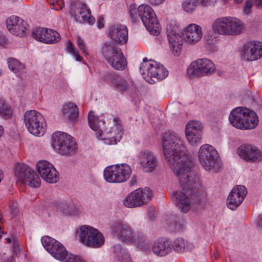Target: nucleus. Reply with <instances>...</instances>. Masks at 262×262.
Returning a JSON list of instances; mask_svg holds the SVG:
<instances>
[{"label": "nucleus", "instance_id": "1", "mask_svg": "<svg viewBox=\"0 0 262 262\" xmlns=\"http://www.w3.org/2000/svg\"><path fill=\"white\" fill-rule=\"evenodd\" d=\"M163 154L168 164L179 178L184 189H195L199 185L191 172L192 162L190 156L186 154L183 141L176 134L165 133L162 138Z\"/></svg>", "mask_w": 262, "mask_h": 262}, {"label": "nucleus", "instance_id": "2", "mask_svg": "<svg viewBox=\"0 0 262 262\" xmlns=\"http://www.w3.org/2000/svg\"><path fill=\"white\" fill-rule=\"evenodd\" d=\"M88 121L90 127L96 132V137L103 139L106 144L115 145L120 142L123 132L117 118H113L114 125L109 129L104 128V121L102 118L100 119L95 116L93 112H89Z\"/></svg>", "mask_w": 262, "mask_h": 262}, {"label": "nucleus", "instance_id": "3", "mask_svg": "<svg viewBox=\"0 0 262 262\" xmlns=\"http://www.w3.org/2000/svg\"><path fill=\"white\" fill-rule=\"evenodd\" d=\"M111 229L119 240L135 245L141 250L146 251L150 247L151 242L144 233H136L128 224L116 222L112 224Z\"/></svg>", "mask_w": 262, "mask_h": 262}, {"label": "nucleus", "instance_id": "4", "mask_svg": "<svg viewBox=\"0 0 262 262\" xmlns=\"http://www.w3.org/2000/svg\"><path fill=\"white\" fill-rule=\"evenodd\" d=\"M229 119L235 127L241 129H251L258 124V118L256 114L245 107H237L230 113Z\"/></svg>", "mask_w": 262, "mask_h": 262}, {"label": "nucleus", "instance_id": "5", "mask_svg": "<svg viewBox=\"0 0 262 262\" xmlns=\"http://www.w3.org/2000/svg\"><path fill=\"white\" fill-rule=\"evenodd\" d=\"M102 54L108 64L116 70L122 71L127 67L126 58L120 48L112 42L104 43Z\"/></svg>", "mask_w": 262, "mask_h": 262}, {"label": "nucleus", "instance_id": "6", "mask_svg": "<svg viewBox=\"0 0 262 262\" xmlns=\"http://www.w3.org/2000/svg\"><path fill=\"white\" fill-rule=\"evenodd\" d=\"M53 149L61 155H72L76 153L77 144L70 135L63 132L54 133L52 136Z\"/></svg>", "mask_w": 262, "mask_h": 262}, {"label": "nucleus", "instance_id": "7", "mask_svg": "<svg viewBox=\"0 0 262 262\" xmlns=\"http://www.w3.org/2000/svg\"><path fill=\"white\" fill-rule=\"evenodd\" d=\"M24 119L26 128L31 134L39 137L46 132V121L40 112L35 110L27 111L24 115Z\"/></svg>", "mask_w": 262, "mask_h": 262}, {"label": "nucleus", "instance_id": "8", "mask_svg": "<svg viewBox=\"0 0 262 262\" xmlns=\"http://www.w3.org/2000/svg\"><path fill=\"white\" fill-rule=\"evenodd\" d=\"M140 73L143 78L149 82L150 79L152 81L163 80L168 74L162 64L154 60H147L146 58L143 59L141 64Z\"/></svg>", "mask_w": 262, "mask_h": 262}, {"label": "nucleus", "instance_id": "9", "mask_svg": "<svg viewBox=\"0 0 262 262\" xmlns=\"http://www.w3.org/2000/svg\"><path fill=\"white\" fill-rule=\"evenodd\" d=\"M130 166L127 164H118L106 167L103 172L105 180L110 183H123L126 181L132 174Z\"/></svg>", "mask_w": 262, "mask_h": 262}, {"label": "nucleus", "instance_id": "10", "mask_svg": "<svg viewBox=\"0 0 262 262\" xmlns=\"http://www.w3.org/2000/svg\"><path fill=\"white\" fill-rule=\"evenodd\" d=\"M79 239L84 245L98 248L103 245L104 237L97 229L88 226H82L79 230Z\"/></svg>", "mask_w": 262, "mask_h": 262}, {"label": "nucleus", "instance_id": "11", "mask_svg": "<svg viewBox=\"0 0 262 262\" xmlns=\"http://www.w3.org/2000/svg\"><path fill=\"white\" fill-rule=\"evenodd\" d=\"M139 16L147 30L154 35H157L160 32V25L157 17L148 5L139 6Z\"/></svg>", "mask_w": 262, "mask_h": 262}, {"label": "nucleus", "instance_id": "12", "mask_svg": "<svg viewBox=\"0 0 262 262\" xmlns=\"http://www.w3.org/2000/svg\"><path fill=\"white\" fill-rule=\"evenodd\" d=\"M152 197L151 191L148 188L137 189L124 199L123 205L128 208L141 206L149 202Z\"/></svg>", "mask_w": 262, "mask_h": 262}, {"label": "nucleus", "instance_id": "13", "mask_svg": "<svg viewBox=\"0 0 262 262\" xmlns=\"http://www.w3.org/2000/svg\"><path fill=\"white\" fill-rule=\"evenodd\" d=\"M198 157L199 162L203 168L206 170L209 171L214 167L218 153L211 145L204 144L200 147Z\"/></svg>", "mask_w": 262, "mask_h": 262}, {"label": "nucleus", "instance_id": "14", "mask_svg": "<svg viewBox=\"0 0 262 262\" xmlns=\"http://www.w3.org/2000/svg\"><path fill=\"white\" fill-rule=\"evenodd\" d=\"M215 70V65L210 60L198 59L190 64L187 74L190 77H201L212 73Z\"/></svg>", "mask_w": 262, "mask_h": 262}, {"label": "nucleus", "instance_id": "15", "mask_svg": "<svg viewBox=\"0 0 262 262\" xmlns=\"http://www.w3.org/2000/svg\"><path fill=\"white\" fill-rule=\"evenodd\" d=\"M203 128L202 123L199 121L190 120L187 123L185 133L190 145L196 146L201 143Z\"/></svg>", "mask_w": 262, "mask_h": 262}, {"label": "nucleus", "instance_id": "16", "mask_svg": "<svg viewBox=\"0 0 262 262\" xmlns=\"http://www.w3.org/2000/svg\"><path fill=\"white\" fill-rule=\"evenodd\" d=\"M37 172L47 182L54 183L59 179L58 172L53 165L46 160H40L36 164Z\"/></svg>", "mask_w": 262, "mask_h": 262}, {"label": "nucleus", "instance_id": "17", "mask_svg": "<svg viewBox=\"0 0 262 262\" xmlns=\"http://www.w3.org/2000/svg\"><path fill=\"white\" fill-rule=\"evenodd\" d=\"M178 28L168 24L166 26L167 35L169 48L174 56H179L182 49L183 39L178 33Z\"/></svg>", "mask_w": 262, "mask_h": 262}, {"label": "nucleus", "instance_id": "18", "mask_svg": "<svg viewBox=\"0 0 262 262\" xmlns=\"http://www.w3.org/2000/svg\"><path fill=\"white\" fill-rule=\"evenodd\" d=\"M238 155L247 162H258L262 160V152L257 147L249 144H243L237 150Z\"/></svg>", "mask_w": 262, "mask_h": 262}, {"label": "nucleus", "instance_id": "19", "mask_svg": "<svg viewBox=\"0 0 262 262\" xmlns=\"http://www.w3.org/2000/svg\"><path fill=\"white\" fill-rule=\"evenodd\" d=\"M32 35L36 40L48 44L56 43L60 40V35L57 31L45 28H36Z\"/></svg>", "mask_w": 262, "mask_h": 262}, {"label": "nucleus", "instance_id": "20", "mask_svg": "<svg viewBox=\"0 0 262 262\" xmlns=\"http://www.w3.org/2000/svg\"><path fill=\"white\" fill-rule=\"evenodd\" d=\"M242 57L246 60L253 61L262 56V43L259 41H250L243 47Z\"/></svg>", "mask_w": 262, "mask_h": 262}, {"label": "nucleus", "instance_id": "21", "mask_svg": "<svg viewBox=\"0 0 262 262\" xmlns=\"http://www.w3.org/2000/svg\"><path fill=\"white\" fill-rule=\"evenodd\" d=\"M41 241L44 248L55 258L58 260L65 253L66 249L64 247L54 238L44 236Z\"/></svg>", "mask_w": 262, "mask_h": 262}, {"label": "nucleus", "instance_id": "22", "mask_svg": "<svg viewBox=\"0 0 262 262\" xmlns=\"http://www.w3.org/2000/svg\"><path fill=\"white\" fill-rule=\"evenodd\" d=\"M247 193L246 187L243 185L235 186L229 194L227 205L231 210L235 209L243 201Z\"/></svg>", "mask_w": 262, "mask_h": 262}, {"label": "nucleus", "instance_id": "23", "mask_svg": "<svg viewBox=\"0 0 262 262\" xmlns=\"http://www.w3.org/2000/svg\"><path fill=\"white\" fill-rule=\"evenodd\" d=\"M6 24L8 30L12 34L20 37L26 35L27 24L19 17L11 16L7 19Z\"/></svg>", "mask_w": 262, "mask_h": 262}, {"label": "nucleus", "instance_id": "24", "mask_svg": "<svg viewBox=\"0 0 262 262\" xmlns=\"http://www.w3.org/2000/svg\"><path fill=\"white\" fill-rule=\"evenodd\" d=\"M72 15L79 23H87L93 24L95 19L91 14V11L85 4L78 3L72 10Z\"/></svg>", "mask_w": 262, "mask_h": 262}, {"label": "nucleus", "instance_id": "25", "mask_svg": "<svg viewBox=\"0 0 262 262\" xmlns=\"http://www.w3.org/2000/svg\"><path fill=\"white\" fill-rule=\"evenodd\" d=\"M139 159L141 166L145 172H152L157 166V159L150 151L145 150L141 152L139 156Z\"/></svg>", "mask_w": 262, "mask_h": 262}, {"label": "nucleus", "instance_id": "26", "mask_svg": "<svg viewBox=\"0 0 262 262\" xmlns=\"http://www.w3.org/2000/svg\"><path fill=\"white\" fill-rule=\"evenodd\" d=\"M103 79L113 88L120 92L126 91L130 88L132 84V82L129 83L126 80L120 78L114 73H107L104 76Z\"/></svg>", "mask_w": 262, "mask_h": 262}, {"label": "nucleus", "instance_id": "27", "mask_svg": "<svg viewBox=\"0 0 262 262\" xmlns=\"http://www.w3.org/2000/svg\"><path fill=\"white\" fill-rule=\"evenodd\" d=\"M110 38L120 44H125L128 39V30L125 25L112 26L108 33Z\"/></svg>", "mask_w": 262, "mask_h": 262}, {"label": "nucleus", "instance_id": "28", "mask_svg": "<svg viewBox=\"0 0 262 262\" xmlns=\"http://www.w3.org/2000/svg\"><path fill=\"white\" fill-rule=\"evenodd\" d=\"M202 34L201 27L195 24H191L185 29V39L190 43L198 42L201 39Z\"/></svg>", "mask_w": 262, "mask_h": 262}, {"label": "nucleus", "instance_id": "29", "mask_svg": "<svg viewBox=\"0 0 262 262\" xmlns=\"http://www.w3.org/2000/svg\"><path fill=\"white\" fill-rule=\"evenodd\" d=\"M230 19V16L221 17L216 19L212 25L214 32L221 35H229Z\"/></svg>", "mask_w": 262, "mask_h": 262}, {"label": "nucleus", "instance_id": "30", "mask_svg": "<svg viewBox=\"0 0 262 262\" xmlns=\"http://www.w3.org/2000/svg\"><path fill=\"white\" fill-rule=\"evenodd\" d=\"M172 198L181 211L186 213L190 209V201L186 194L181 191H176Z\"/></svg>", "mask_w": 262, "mask_h": 262}, {"label": "nucleus", "instance_id": "31", "mask_svg": "<svg viewBox=\"0 0 262 262\" xmlns=\"http://www.w3.org/2000/svg\"><path fill=\"white\" fill-rule=\"evenodd\" d=\"M172 250L171 243L168 241L161 238L157 239L152 246V251L154 254L164 256L170 253Z\"/></svg>", "mask_w": 262, "mask_h": 262}, {"label": "nucleus", "instance_id": "32", "mask_svg": "<svg viewBox=\"0 0 262 262\" xmlns=\"http://www.w3.org/2000/svg\"><path fill=\"white\" fill-rule=\"evenodd\" d=\"M171 244L172 249L178 253L189 252L195 247L192 243L180 237L175 239Z\"/></svg>", "mask_w": 262, "mask_h": 262}, {"label": "nucleus", "instance_id": "33", "mask_svg": "<svg viewBox=\"0 0 262 262\" xmlns=\"http://www.w3.org/2000/svg\"><path fill=\"white\" fill-rule=\"evenodd\" d=\"M33 170L23 163H17L14 168L15 177L22 183Z\"/></svg>", "mask_w": 262, "mask_h": 262}, {"label": "nucleus", "instance_id": "34", "mask_svg": "<svg viewBox=\"0 0 262 262\" xmlns=\"http://www.w3.org/2000/svg\"><path fill=\"white\" fill-rule=\"evenodd\" d=\"M229 35H236L244 32L245 30L244 24L239 19L230 17Z\"/></svg>", "mask_w": 262, "mask_h": 262}, {"label": "nucleus", "instance_id": "35", "mask_svg": "<svg viewBox=\"0 0 262 262\" xmlns=\"http://www.w3.org/2000/svg\"><path fill=\"white\" fill-rule=\"evenodd\" d=\"M78 107L75 104L72 102H68L63 106L62 112L66 117L70 121H74L78 117Z\"/></svg>", "mask_w": 262, "mask_h": 262}, {"label": "nucleus", "instance_id": "36", "mask_svg": "<svg viewBox=\"0 0 262 262\" xmlns=\"http://www.w3.org/2000/svg\"><path fill=\"white\" fill-rule=\"evenodd\" d=\"M8 64L9 69L17 76H20L24 72L25 69L24 64L21 63L15 58L8 59Z\"/></svg>", "mask_w": 262, "mask_h": 262}, {"label": "nucleus", "instance_id": "37", "mask_svg": "<svg viewBox=\"0 0 262 262\" xmlns=\"http://www.w3.org/2000/svg\"><path fill=\"white\" fill-rule=\"evenodd\" d=\"M58 210L67 215H74L76 211V208L72 202H61L58 205Z\"/></svg>", "mask_w": 262, "mask_h": 262}, {"label": "nucleus", "instance_id": "38", "mask_svg": "<svg viewBox=\"0 0 262 262\" xmlns=\"http://www.w3.org/2000/svg\"><path fill=\"white\" fill-rule=\"evenodd\" d=\"M31 187L37 188L40 185V180L37 175L33 171L23 183Z\"/></svg>", "mask_w": 262, "mask_h": 262}, {"label": "nucleus", "instance_id": "39", "mask_svg": "<svg viewBox=\"0 0 262 262\" xmlns=\"http://www.w3.org/2000/svg\"><path fill=\"white\" fill-rule=\"evenodd\" d=\"M12 115V110L5 101L0 99V116L6 118H10Z\"/></svg>", "mask_w": 262, "mask_h": 262}, {"label": "nucleus", "instance_id": "40", "mask_svg": "<svg viewBox=\"0 0 262 262\" xmlns=\"http://www.w3.org/2000/svg\"><path fill=\"white\" fill-rule=\"evenodd\" d=\"M58 260L62 262H85L79 256H77L66 250L65 253L62 254L61 258Z\"/></svg>", "mask_w": 262, "mask_h": 262}, {"label": "nucleus", "instance_id": "41", "mask_svg": "<svg viewBox=\"0 0 262 262\" xmlns=\"http://www.w3.org/2000/svg\"><path fill=\"white\" fill-rule=\"evenodd\" d=\"M198 4V0H186L182 3V8L187 13H192L195 10Z\"/></svg>", "mask_w": 262, "mask_h": 262}, {"label": "nucleus", "instance_id": "42", "mask_svg": "<svg viewBox=\"0 0 262 262\" xmlns=\"http://www.w3.org/2000/svg\"><path fill=\"white\" fill-rule=\"evenodd\" d=\"M67 49L69 53L71 54L76 60L78 61H81L82 58L79 54L78 51L75 48L74 45L71 41H68L67 43Z\"/></svg>", "mask_w": 262, "mask_h": 262}, {"label": "nucleus", "instance_id": "43", "mask_svg": "<svg viewBox=\"0 0 262 262\" xmlns=\"http://www.w3.org/2000/svg\"><path fill=\"white\" fill-rule=\"evenodd\" d=\"M130 15L133 23H137L139 20V7L136 8L134 6H130L129 7Z\"/></svg>", "mask_w": 262, "mask_h": 262}, {"label": "nucleus", "instance_id": "44", "mask_svg": "<svg viewBox=\"0 0 262 262\" xmlns=\"http://www.w3.org/2000/svg\"><path fill=\"white\" fill-rule=\"evenodd\" d=\"M49 4L53 6L56 10H60L64 6L63 0H47Z\"/></svg>", "mask_w": 262, "mask_h": 262}, {"label": "nucleus", "instance_id": "45", "mask_svg": "<svg viewBox=\"0 0 262 262\" xmlns=\"http://www.w3.org/2000/svg\"><path fill=\"white\" fill-rule=\"evenodd\" d=\"M77 45L79 49L85 54H88L86 52V48L85 47V43L83 39H82L80 36H78L77 40Z\"/></svg>", "mask_w": 262, "mask_h": 262}, {"label": "nucleus", "instance_id": "46", "mask_svg": "<svg viewBox=\"0 0 262 262\" xmlns=\"http://www.w3.org/2000/svg\"><path fill=\"white\" fill-rule=\"evenodd\" d=\"M198 2H200L201 5L203 6H209L215 4L217 0H198Z\"/></svg>", "mask_w": 262, "mask_h": 262}, {"label": "nucleus", "instance_id": "47", "mask_svg": "<svg viewBox=\"0 0 262 262\" xmlns=\"http://www.w3.org/2000/svg\"><path fill=\"white\" fill-rule=\"evenodd\" d=\"M252 7V1L251 0L247 1L245 3L244 8V12L247 14H249L251 12Z\"/></svg>", "mask_w": 262, "mask_h": 262}, {"label": "nucleus", "instance_id": "48", "mask_svg": "<svg viewBox=\"0 0 262 262\" xmlns=\"http://www.w3.org/2000/svg\"><path fill=\"white\" fill-rule=\"evenodd\" d=\"M10 208L11 214L15 215L18 211L17 203L16 202H12L10 205Z\"/></svg>", "mask_w": 262, "mask_h": 262}, {"label": "nucleus", "instance_id": "49", "mask_svg": "<svg viewBox=\"0 0 262 262\" xmlns=\"http://www.w3.org/2000/svg\"><path fill=\"white\" fill-rule=\"evenodd\" d=\"M165 0H148L149 3L154 6H158L163 3Z\"/></svg>", "mask_w": 262, "mask_h": 262}, {"label": "nucleus", "instance_id": "50", "mask_svg": "<svg viewBox=\"0 0 262 262\" xmlns=\"http://www.w3.org/2000/svg\"><path fill=\"white\" fill-rule=\"evenodd\" d=\"M209 36H208V38H206V43L209 45H212L215 43L216 42V39L215 37H212V36H210V39L209 38Z\"/></svg>", "mask_w": 262, "mask_h": 262}, {"label": "nucleus", "instance_id": "51", "mask_svg": "<svg viewBox=\"0 0 262 262\" xmlns=\"http://www.w3.org/2000/svg\"><path fill=\"white\" fill-rule=\"evenodd\" d=\"M97 26L99 28H102L104 27V18L103 17H99L97 21Z\"/></svg>", "mask_w": 262, "mask_h": 262}, {"label": "nucleus", "instance_id": "52", "mask_svg": "<svg viewBox=\"0 0 262 262\" xmlns=\"http://www.w3.org/2000/svg\"><path fill=\"white\" fill-rule=\"evenodd\" d=\"M121 246L119 245H115L114 246V252L117 254L121 252Z\"/></svg>", "mask_w": 262, "mask_h": 262}, {"label": "nucleus", "instance_id": "53", "mask_svg": "<svg viewBox=\"0 0 262 262\" xmlns=\"http://www.w3.org/2000/svg\"><path fill=\"white\" fill-rule=\"evenodd\" d=\"M6 39L5 37L0 35V46H4L6 44Z\"/></svg>", "mask_w": 262, "mask_h": 262}, {"label": "nucleus", "instance_id": "54", "mask_svg": "<svg viewBox=\"0 0 262 262\" xmlns=\"http://www.w3.org/2000/svg\"><path fill=\"white\" fill-rule=\"evenodd\" d=\"M254 4L258 7L261 6H262V0H255Z\"/></svg>", "mask_w": 262, "mask_h": 262}, {"label": "nucleus", "instance_id": "55", "mask_svg": "<svg viewBox=\"0 0 262 262\" xmlns=\"http://www.w3.org/2000/svg\"><path fill=\"white\" fill-rule=\"evenodd\" d=\"M4 134V128L0 125V138Z\"/></svg>", "mask_w": 262, "mask_h": 262}, {"label": "nucleus", "instance_id": "56", "mask_svg": "<svg viewBox=\"0 0 262 262\" xmlns=\"http://www.w3.org/2000/svg\"><path fill=\"white\" fill-rule=\"evenodd\" d=\"M6 240L8 243H10L11 242V239L10 238H7Z\"/></svg>", "mask_w": 262, "mask_h": 262}, {"label": "nucleus", "instance_id": "57", "mask_svg": "<svg viewBox=\"0 0 262 262\" xmlns=\"http://www.w3.org/2000/svg\"><path fill=\"white\" fill-rule=\"evenodd\" d=\"M135 182H136L135 178L133 177L132 178V184L133 185L134 184V183H135Z\"/></svg>", "mask_w": 262, "mask_h": 262}, {"label": "nucleus", "instance_id": "58", "mask_svg": "<svg viewBox=\"0 0 262 262\" xmlns=\"http://www.w3.org/2000/svg\"><path fill=\"white\" fill-rule=\"evenodd\" d=\"M234 1H235V2L236 3H238H238H241L243 1V0H234Z\"/></svg>", "mask_w": 262, "mask_h": 262}, {"label": "nucleus", "instance_id": "59", "mask_svg": "<svg viewBox=\"0 0 262 262\" xmlns=\"http://www.w3.org/2000/svg\"><path fill=\"white\" fill-rule=\"evenodd\" d=\"M17 246V245L16 244H14V248H15Z\"/></svg>", "mask_w": 262, "mask_h": 262}, {"label": "nucleus", "instance_id": "60", "mask_svg": "<svg viewBox=\"0 0 262 262\" xmlns=\"http://www.w3.org/2000/svg\"><path fill=\"white\" fill-rule=\"evenodd\" d=\"M260 224L262 225V219H261V221L260 222Z\"/></svg>", "mask_w": 262, "mask_h": 262}]
</instances>
